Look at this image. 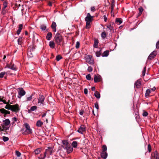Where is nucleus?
Here are the masks:
<instances>
[{
    "mask_svg": "<svg viewBox=\"0 0 159 159\" xmlns=\"http://www.w3.org/2000/svg\"><path fill=\"white\" fill-rule=\"evenodd\" d=\"M54 40L55 43L57 46H60L63 43V39L60 33H57L55 36Z\"/></svg>",
    "mask_w": 159,
    "mask_h": 159,
    "instance_id": "obj_1",
    "label": "nucleus"
},
{
    "mask_svg": "<svg viewBox=\"0 0 159 159\" xmlns=\"http://www.w3.org/2000/svg\"><path fill=\"white\" fill-rule=\"evenodd\" d=\"M93 17L91 16L89 13H88L86 17L85 18V20L86 21V28L87 29L90 28V25H91V22L92 21Z\"/></svg>",
    "mask_w": 159,
    "mask_h": 159,
    "instance_id": "obj_2",
    "label": "nucleus"
},
{
    "mask_svg": "<svg viewBox=\"0 0 159 159\" xmlns=\"http://www.w3.org/2000/svg\"><path fill=\"white\" fill-rule=\"evenodd\" d=\"M11 123L10 121L8 119H5L3 120L2 126L3 129H8L9 128V125Z\"/></svg>",
    "mask_w": 159,
    "mask_h": 159,
    "instance_id": "obj_3",
    "label": "nucleus"
},
{
    "mask_svg": "<svg viewBox=\"0 0 159 159\" xmlns=\"http://www.w3.org/2000/svg\"><path fill=\"white\" fill-rule=\"evenodd\" d=\"M24 126L25 129V132L24 133L25 134H28L32 133V130L30 129V127L28 123H25Z\"/></svg>",
    "mask_w": 159,
    "mask_h": 159,
    "instance_id": "obj_4",
    "label": "nucleus"
},
{
    "mask_svg": "<svg viewBox=\"0 0 159 159\" xmlns=\"http://www.w3.org/2000/svg\"><path fill=\"white\" fill-rule=\"evenodd\" d=\"M85 60L86 62L89 64L92 65L94 64V61L91 55H88L85 57Z\"/></svg>",
    "mask_w": 159,
    "mask_h": 159,
    "instance_id": "obj_5",
    "label": "nucleus"
},
{
    "mask_svg": "<svg viewBox=\"0 0 159 159\" xmlns=\"http://www.w3.org/2000/svg\"><path fill=\"white\" fill-rule=\"evenodd\" d=\"M10 107H11L10 110L16 113L19 112L20 110L19 105L17 104H16L14 105H11L10 106Z\"/></svg>",
    "mask_w": 159,
    "mask_h": 159,
    "instance_id": "obj_6",
    "label": "nucleus"
},
{
    "mask_svg": "<svg viewBox=\"0 0 159 159\" xmlns=\"http://www.w3.org/2000/svg\"><path fill=\"white\" fill-rule=\"evenodd\" d=\"M52 151L53 148L52 147H48V148L45 150V151L44 153V157H46V155H51L52 152Z\"/></svg>",
    "mask_w": 159,
    "mask_h": 159,
    "instance_id": "obj_7",
    "label": "nucleus"
},
{
    "mask_svg": "<svg viewBox=\"0 0 159 159\" xmlns=\"http://www.w3.org/2000/svg\"><path fill=\"white\" fill-rule=\"evenodd\" d=\"M45 98L44 96L43 95H39V97L38 99V103L39 104V106H40L42 104V106L43 105V102H44Z\"/></svg>",
    "mask_w": 159,
    "mask_h": 159,
    "instance_id": "obj_8",
    "label": "nucleus"
},
{
    "mask_svg": "<svg viewBox=\"0 0 159 159\" xmlns=\"http://www.w3.org/2000/svg\"><path fill=\"white\" fill-rule=\"evenodd\" d=\"M85 131V127L84 125H81L77 131L79 133L83 134V132Z\"/></svg>",
    "mask_w": 159,
    "mask_h": 159,
    "instance_id": "obj_9",
    "label": "nucleus"
},
{
    "mask_svg": "<svg viewBox=\"0 0 159 159\" xmlns=\"http://www.w3.org/2000/svg\"><path fill=\"white\" fill-rule=\"evenodd\" d=\"M101 76L98 75H95L94 76V81L95 83H97L101 81Z\"/></svg>",
    "mask_w": 159,
    "mask_h": 159,
    "instance_id": "obj_10",
    "label": "nucleus"
},
{
    "mask_svg": "<svg viewBox=\"0 0 159 159\" xmlns=\"http://www.w3.org/2000/svg\"><path fill=\"white\" fill-rule=\"evenodd\" d=\"M18 93L19 95L20 96V97H19L18 96V97L20 98L25 94V92L23 89H21L18 91Z\"/></svg>",
    "mask_w": 159,
    "mask_h": 159,
    "instance_id": "obj_11",
    "label": "nucleus"
},
{
    "mask_svg": "<svg viewBox=\"0 0 159 159\" xmlns=\"http://www.w3.org/2000/svg\"><path fill=\"white\" fill-rule=\"evenodd\" d=\"M157 55V52L156 51H153L152 52L148 57V59H151L152 58H154Z\"/></svg>",
    "mask_w": 159,
    "mask_h": 159,
    "instance_id": "obj_12",
    "label": "nucleus"
},
{
    "mask_svg": "<svg viewBox=\"0 0 159 159\" xmlns=\"http://www.w3.org/2000/svg\"><path fill=\"white\" fill-rule=\"evenodd\" d=\"M0 112L4 114L5 115L10 114V111H8L4 108L0 109Z\"/></svg>",
    "mask_w": 159,
    "mask_h": 159,
    "instance_id": "obj_13",
    "label": "nucleus"
},
{
    "mask_svg": "<svg viewBox=\"0 0 159 159\" xmlns=\"http://www.w3.org/2000/svg\"><path fill=\"white\" fill-rule=\"evenodd\" d=\"M57 25L55 22H53L51 25V27L53 31L56 32L57 31L56 27Z\"/></svg>",
    "mask_w": 159,
    "mask_h": 159,
    "instance_id": "obj_14",
    "label": "nucleus"
},
{
    "mask_svg": "<svg viewBox=\"0 0 159 159\" xmlns=\"http://www.w3.org/2000/svg\"><path fill=\"white\" fill-rule=\"evenodd\" d=\"M101 157L102 158L106 159L107 157V153L105 151H102L101 153Z\"/></svg>",
    "mask_w": 159,
    "mask_h": 159,
    "instance_id": "obj_15",
    "label": "nucleus"
},
{
    "mask_svg": "<svg viewBox=\"0 0 159 159\" xmlns=\"http://www.w3.org/2000/svg\"><path fill=\"white\" fill-rule=\"evenodd\" d=\"M55 43L53 41H51L49 42V46L51 48H54L55 46Z\"/></svg>",
    "mask_w": 159,
    "mask_h": 159,
    "instance_id": "obj_16",
    "label": "nucleus"
},
{
    "mask_svg": "<svg viewBox=\"0 0 159 159\" xmlns=\"http://www.w3.org/2000/svg\"><path fill=\"white\" fill-rule=\"evenodd\" d=\"M52 37V34L51 32H48L47 34L46 38L47 40H50Z\"/></svg>",
    "mask_w": 159,
    "mask_h": 159,
    "instance_id": "obj_17",
    "label": "nucleus"
},
{
    "mask_svg": "<svg viewBox=\"0 0 159 159\" xmlns=\"http://www.w3.org/2000/svg\"><path fill=\"white\" fill-rule=\"evenodd\" d=\"M8 68L11 69L13 70H16V67L15 66L14 64H10L8 66Z\"/></svg>",
    "mask_w": 159,
    "mask_h": 159,
    "instance_id": "obj_18",
    "label": "nucleus"
},
{
    "mask_svg": "<svg viewBox=\"0 0 159 159\" xmlns=\"http://www.w3.org/2000/svg\"><path fill=\"white\" fill-rule=\"evenodd\" d=\"M43 124V123L42 122L41 120H39L37 121L36 123V125L38 127H41Z\"/></svg>",
    "mask_w": 159,
    "mask_h": 159,
    "instance_id": "obj_19",
    "label": "nucleus"
},
{
    "mask_svg": "<svg viewBox=\"0 0 159 159\" xmlns=\"http://www.w3.org/2000/svg\"><path fill=\"white\" fill-rule=\"evenodd\" d=\"M22 27H23L22 24H20L19 25L18 29V30L17 31V34L18 35H19L20 34V33L21 31V30L22 29Z\"/></svg>",
    "mask_w": 159,
    "mask_h": 159,
    "instance_id": "obj_20",
    "label": "nucleus"
},
{
    "mask_svg": "<svg viewBox=\"0 0 159 159\" xmlns=\"http://www.w3.org/2000/svg\"><path fill=\"white\" fill-rule=\"evenodd\" d=\"M141 84V82L139 80H137L134 84V86H136V88H139Z\"/></svg>",
    "mask_w": 159,
    "mask_h": 159,
    "instance_id": "obj_21",
    "label": "nucleus"
},
{
    "mask_svg": "<svg viewBox=\"0 0 159 159\" xmlns=\"http://www.w3.org/2000/svg\"><path fill=\"white\" fill-rule=\"evenodd\" d=\"M37 109V106H33L32 107H31L30 110H28V112L30 113L31 111H34L36 110Z\"/></svg>",
    "mask_w": 159,
    "mask_h": 159,
    "instance_id": "obj_22",
    "label": "nucleus"
},
{
    "mask_svg": "<svg viewBox=\"0 0 159 159\" xmlns=\"http://www.w3.org/2000/svg\"><path fill=\"white\" fill-rule=\"evenodd\" d=\"M98 40L97 39H95L94 40V43L93 44V47L94 48H98Z\"/></svg>",
    "mask_w": 159,
    "mask_h": 159,
    "instance_id": "obj_23",
    "label": "nucleus"
},
{
    "mask_svg": "<svg viewBox=\"0 0 159 159\" xmlns=\"http://www.w3.org/2000/svg\"><path fill=\"white\" fill-rule=\"evenodd\" d=\"M109 54V52L107 50L105 51L102 54V56L103 57H107Z\"/></svg>",
    "mask_w": 159,
    "mask_h": 159,
    "instance_id": "obj_24",
    "label": "nucleus"
},
{
    "mask_svg": "<svg viewBox=\"0 0 159 159\" xmlns=\"http://www.w3.org/2000/svg\"><path fill=\"white\" fill-rule=\"evenodd\" d=\"M101 35L102 38L104 39L106 38V37L107 36V34L105 31H104L101 34Z\"/></svg>",
    "mask_w": 159,
    "mask_h": 159,
    "instance_id": "obj_25",
    "label": "nucleus"
},
{
    "mask_svg": "<svg viewBox=\"0 0 159 159\" xmlns=\"http://www.w3.org/2000/svg\"><path fill=\"white\" fill-rule=\"evenodd\" d=\"M151 93V90L150 89H147L146 91L145 94V97L146 98L148 97L149 95V94Z\"/></svg>",
    "mask_w": 159,
    "mask_h": 159,
    "instance_id": "obj_26",
    "label": "nucleus"
},
{
    "mask_svg": "<svg viewBox=\"0 0 159 159\" xmlns=\"http://www.w3.org/2000/svg\"><path fill=\"white\" fill-rule=\"evenodd\" d=\"M94 96L97 98H100V94L97 91H96L95 92Z\"/></svg>",
    "mask_w": 159,
    "mask_h": 159,
    "instance_id": "obj_27",
    "label": "nucleus"
},
{
    "mask_svg": "<svg viewBox=\"0 0 159 159\" xmlns=\"http://www.w3.org/2000/svg\"><path fill=\"white\" fill-rule=\"evenodd\" d=\"M41 148H38L34 150V152L36 154H39L41 151Z\"/></svg>",
    "mask_w": 159,
    "mask_h": 159,
    "instance_id": "obj_28",
    "label": "nucleus"
},
{
    "mask_svg": "<svg viewBox=\"0 0 159 159\" xmlns=\"http://www.w3.org/2000/svg\"><path fill=\"white\" fill-rule=\"evenodd\" d=\"M107 27L110 31L114 32V30L113 29L112 26L111 25H109L107 26Z\"/></svg>",
    "mask_w": 159,
    "mask_h": 159,
    "instance_id": "obj_29",
    "label": "nucleus"
},
{
    "mask_svg": "<svg viewBox=\"0 0 159 159\" xmlns=\"http://www.w3.org/2000/svg\"><path fill=\"white\" fill-rule=\"evenodd\" d=\"M77 142L76 141H74L72 142V145L74 148H76L77 146Z\"/></svg>",
    "mask_w": 159,
    "mask_h": 159,
    "instance_id": "obj_30",
    "label": "nucleus"
},
{
    "mask_svg": "<svg viewBox=\"0 0 159 159\" xmlns=\"http://www.w3.org/2000/svg\"><path fill=\"white\" fill-rule=\"evenodd\" d=\"M33 96V95L31 94L30 97H27L26 98V100H25V102L30 101L31 100Z\"/></svg>",
    "mask_w": 159,
    "mask_h": 159,
    "instance_id": "obj_31",
    "label": "nucleus"
},
{
    "mask_svg": "<svg viewBox=\"0 0 159 159\" xmlns=\"http://www.w3.org/2000/svg\"><path fill=\"white\" fill-rule=\"evenodd\" d=\"M116 22L119 23V24H120L122 22L121 19L117 18L116 19Z\"/></svg>",
    "mask_w": 159,
    "mask_h": 159,
    "instance_id": "obj_32",
    "label": "nucleus"
},
{
    "mask_svg": "<svg viewBox=\"0 0 159 159\" xmlns=\"http://www.w3.org/2000/svg\"><path fill=\"white\" fill-rule=\"evenodd\" d=\"M65 148H66L67 150V152L68 153H70L71 152H72V151L73 150V149L72 148H67L66 147Z\"/></svg>",
    "mask_w": 159,
    "mask_h": 159,
    "instance_id": "obj_33",
    "label": "nucleus"
},
{
    "mask_svg": "<svg viewBox=\"0 0 159 159\" xmlns=\"http://www.w3.org/2000/svg\"><path fill=\"white\" fill-rule=\"evenodd\" d=\"M7 10L6 9V8L3 7L2 8V14L4 15L7 13Z\"/></svg>",
    "mask_w": 159,
    "mask_h": 159,
    "instance_id": "obj_34",
    "label": "nucleus"
},
{
    "mask_svg": "<svg viewBox=\"0 0 159 159\" xmlns=\"http://www.w3.org/2000/svg\"><path fill=\"white\" fill-rule=\"evenodd\" d=\"M46 28V26L44 25H42L40 26V29L42 30H45Z\"/></svg>",
    "mask_w": 159,
    "mask_h": 159,
    "instance_id": "obj_35",
    "label": "nucleus"
},
{
    "mask_svg": "<svg viewBox=\"0 0 159 159\" xmlns=\"http://www.w3.org/2000/svg\"><path fill=\"white\" fill-rule=\"evenodd\" d=\"M101 52L100 50L99 51H97L96 53V55L97 57H99L100 56Z\"/></svg>",
    "mask_w": 159,
    "mask_h": 159,
    "instance_id": "obj_36",
    "label": "nucleus"
},
{
    "mask_svg": "<svg viewBox=\"0 0 159 159\" xmlns=\"http://www.w3.org/2000/svg\"><path fill=\"white\" fill-rule=\"evenodd\" d=\"M86 79L88 80H90L91 79V76L90 74L87 75L86 76Z\"/></svg>",
    "mask_w": 159,
    "mask_h": 159,
    "instance_id": "obj_37",
    "label": "nucleus"
},
{
    "mask_svg": "<svg viewBox=\"0 0 159 159\" xmlns=\"http://www.w3.org/2000/svg\"><path fill=\"white\" fill-rule=\"evenodd\" d=\"M146 70V67H145L144 68L143 70V72H142V75L143 76H144L145 75Z\"/></svg>",
    "mask_w": 159,
    "mask_h": 159,
    "instance_id": "obj_38",
    "label": "nucleus"
},
{
    "mask_svg": "<svg viewBox=\"0 0 159 159\" xmlns=\"http://www.w3.org/2000/svg\"><path fill=\"white\" fill-rule=\"evenodd\" d=\"M62 143L64 146H67L68 144V142L66 140H63L62 141Z\"/></svg>",
    "mask_w": 159,
    "mask_h": 159,
    "instance_id": "obj_39",
    "label": "nucleus"
},
{
    "mask_svg": "<svg viewBox=\"0 0 159 159\" xmlns=\"http://www.w3.org/2000/svg\"><path fill=\"white\" fill-rule=\"evenodd\" d=\"M16 154L17 157H20V156L21 155V154L18 151H16Z\"/></svg>",
    "mask_w": 159,
    "mask_h": 159,
    "instance_id": "obj_40",
    "label": "nucleus"
},
{
    "mask_svg": "<svg viewBox=\"0 0 159 159\" xmlns=\"http://www.w3.org/2000/svg\"><path fill=\"white\" fill-rule=\"evenodd\" d=\"M22 39L21 37H20L18 39V43L19 44H21L22 43Z\"/></svg>",
    "mask_w": 159,
    "mask_h": 159,
    "instance_id": "obj_41",
    "label": "nucleus"
},
{
    "mask_svg": "<svg viewBox=\"0 0 159 159\" xmlns=\"http://www.w3.org/2000/svg\"><path fill=\"white\" fill-rule=\"evenodd\" d=\"M6 74L5 72H2L0 73V78H2L3 77L4 75Z\"/></svg>",
    "mask_w": 159,
    "mask_h": 159,
    "instance_id": "obj_42",
    "label": "nucleus"
},
{
    "mask_svg": "<svg viewBox=\"0 0 159 159\" xmlns=\"http://www.w3.org/2000/svg\"><path fill=\"white\" fill-rule=\"evenodd\" d=\"M2 138L4 142H7L9 140L8 138L6 136H3Z\"/></svg>",
    "mask_w": 159,
    "mask_h": 159,
    "instance_id": "obj_43",
    "label": "nucleus"
},
{
    "mask_svg": "<svg viewBox=\"0 0 159 159\" xmlns=\"http://www.w3.org/2000/svg\"><path fill=\"white\" fill-rule=\"evenodd\" d=\"M62 58V57L58 55L56 57V60L57 61H59L60 59H61Z\"/></svg>",
    "mask_w": 159,
    "mask_h": 159,
    "instance_id": "obj_44",
    "label": "nucleus"
},
{
    "mask_svg": "<svg viewBox=\"0 0 159 159\" xmlns=\"http://www.w3.org/2000/svg\"><path fill=\"white\" fill-rule=\"evenodd\" d=\"M102 151H105L106 152L107 150V147L106 145H103L102 147Z\"/></svg>",
    "mask_w": 159,
    "mask_h": 159,
    "instance_id": "obj_45",
    "label": "nucleus"
},
{
    "mask_svg": "<svg viewBox=\"0 0 159 159\" xmlns=\"http://www.w3.org/2000/svg\"><path fill=\"white\" fill-rule=\"evenodd\" d=\"M114 2H111V14L114 8Z\"/></svg>",
    "mask_w": 159,
    "mask_h": 159,
    "instance_id": "obj_46",
    "label": "nucleus"
},
{
    "mask_svg": "<svg viewBox=\"0 0 159 159\" xmlns=\"http://www.w3.org/2000/svg\"><path fill=\"white\" fill-rule=\"evenodd\" d=\"M88 70L89 72L92 71L93 70L92 67L91 66H89L88 68Z\"/></svg>",
    "mask_w": 159,
    "mask_h": 159,
    "instance_id": "obj_47",
    "label": "nucleus"
},
{
    "mask_svg": "<svg viewBox=\"0 0 159 159\" xmlns=\"http://www.w3.org/2000/svg\"><path fill=\"white\" fill-rule=\"evenodd\" d=\"M80 43L78 41L77 42H76V46H75L76 48H79L80 47Z\"/></svg>",
    "mask_w": 159,
    "mask_h": 159,
    "instance_id": "obj_48",
    "label": "nucleus"
},
{
    "mask_svg": "<svg viewBox=\"0 0 159 159\" xmlns=\"http://www.w3.org/2000/svg\"><path fill=\"white\" fill-rule=\"evenodd\" d=\"M139 14H141L143 12V9L142 7L139 8Z\"/></svg>",
    "mask_w": 159,
    "mask_h": 159,
    "instance_id": "obj_49",
    "label": "nucleus"
},
{
    "mask_svg": "<svg viewBox=\"0 0 159 159\" xmlns=\"http://www.w3.org/2000/svg\"><path fill=\"white\" fill-rule=\"evenodd\" d=\"M11 105L10 104H8L6 105L5 108L8 109L10 110L11 109V107H10V106H11Z\"/></svg>",
    "mask_w": 159,
    "mask_h": 159,
    "instance_id": "obj_50",
    "label": "nucleus"
},
{
    "mask_svg": "<svg viewBox=\"0 0 159 159\" xmlns=\"http://www.w3.org/2000/svg\"><path fill=\"white\" fill-rule=\"evenodd\" d=\"M148 115V113L146 111H144L143 113V116H147Z\"/></svg>",
    "mask_w": 159,
    "mask_h": 159,
    "instance_id": "obj_51",
    "label": "nucleus"
},
{
    "mask_svg": "<svg viewBox=\"0 0 159 159\" xmlns=\"http://www.w3.org/2000/svg\"><path fill=\"white\" fill-rule=\"evenodd\" d=\"M3 8H6L7 7V3L6 2H4L3 3Z\"/></svg>",
    "mask_w": 159,
    "mask_h": 159,
    "instance_id": "obj_52",
    "label": "nucleus"
},
{
    "mask_svg": "<svg viewBox=\"0 0 159 159\" xmlns=\"http://www.w3.org/2000/svg\"><path fill=\"white\" fill-rule=\"evenodd\" d=\"M29 49H28V50ZM27 54L28 56H30V57H31L33 56L32 54L31 53V52H29V51H28Z\"/></svg>",
    "mask_w": 159,
    "mask_h": 159,
    "instance_id": "obj_53",
    "label": "nucleus"
},
{
    "mask_svg": "<svg viewBox=\"0 0 159 159\" xmlns=\"http://www.w3.org/2000/svg\"><path fill=\"white\" fill-rule=\"evenodd\" d=\"M91 10L92 12H94L95 11V7H92L91 8Z\"/></svg>",
    "mask_w": 159,
    "mask_h": 159,
    "instance_id": "obj_54",
    "label": "nucleus"
},
{
    "mask_svg": "<svg viewBox=\"0 0 159 159\" xmlns=\"http://www.w3.org/2000/svg\"><path fill=\"white\" fill-rule=\"evenodd\" d=\"M12 120L13 121V123L14 122H16L17 120V119L16 117H14L12 118Z\"/></svg>",
    "mask_w": 159,
    "mask_h": 159,
    "instance_id": "obj_55",
    "label": "nucleus"
},
{
    "mask_svg": "<svg viewBox=\"0 0 159 159\" xmlns=\"http://www.w3.org/2000/svg\"><path fill=\"white\" fill-rule=\"evenodd\" d=\"M156 48L157 49L159 48V40L156 43Z\"/></svg>",
    "mask_w": 159,
    "mask_h": 159,
    "instance_id": "obj_56",
    "label": "nucleus"
},
{
    "mask_svg": "<svg viewBox=\"0 0 159 159\" xmlns=\"http://www.w3.org/2000/svg\"><path fill=\"white\" fill-rule=\"evenodd\" d=\"M95 107L97 109H99V106L98 104V103H95Z\"/></svg>",
    "mask_w": 159,
    "mask_h": 159,
    "instance_id": "obj_57",
    "label": "nucleus"
},
{
    "mask_svg": "<svg viewBox=\"0 0 159 159\" xmlns=\"http://www.w3.org/2000/svg\"><path fill=\"white\" fill-rule=\"evenodd\" d=\"M103 18H104V21L105 22H107V18L106 15L103 16Z\"/></svg>",
    "mask_w": 159,
    "mask_h": 159,
    "instance_id": "obj_58",
    "label": "nucleus"
},
{
    "mask_svg": "<svg viewBox=\"0 0 159 159\" xmlns=\"http://www.w3.org/2000/svg\"><path fill=\"white\" fill-rule=\"evenodd\" d=\"M84 94H86L88 93V89H87L85 88L84 89Z\"/></svg>",
    "mask_w": 159,
    "mask_h": 159,
    "instance_id": "obj_59",
    "label": "nucleus"
},
{
    "mask_svg": "<svg viewBox=\"0 0 159 159\" xmlns=\"http://www.w3.org/2000/svg\"><path fill=\"white\" fill-rule=\"evenodd\" d=\"M148 151L149 152H150L151 151V146L149 145H148Z\"/></svg>",
    "mask_w": 159,
    "mask_h": 159,
    "instance_id": "obj_60",
    "label": "nucleus"
},
{
    "mask_svg": "<svg viewBox=\"0 0 159 159\" xmlns=\"http://www.w3.org/2000/svg\"><path fill=\"white\" fill-rule=\"evenodd\" d=\"M52 2H48V5L49 6H52Z\"/></svg>",
    "mask_w": 159,
    "mask_h": 159,
    "instance_id": "obj_61",
    "label": "nucleus"
},
{
    "mask_svg": "<svg viewBox=\"0 0 159 159\" xmlns=\"http://www.w3.org/2000/svg\"><path fill=\"white\" fill-rule=\"evenodd\" d=\"M95 88L94 87H92L91 88V90L92 91H94L95 90Z\"/></svg>",
    "mask_w": 159,
    "mask_h": 159,
    "instance_id": "obj_62",
    "label": "nucleus"
},
{
    "mask_svg": "<svg viewBox=\"0 0 159 159\" xmlns=\"http://www.w3.org/2000/svg\"><path fill=\"white\" fill-rule=\"evenodd\" d=\"M0 101L3 102V103H5V104L6 103V101L5 100H0Z\"/></svg>",
    "mask_w": 159,
    "mask_h": 159,
    "instance_id": "obj_63",
    "label": "nucleus"
},
{
    "mask_svg": "<svg viewBox=\"0 0 159 159\" xmlns=\"http://www.w3.org/2000/svg\"><path fill=\"white\" fill-rule=\"evenodd\" d=\"M156 89V88L155 87H153V88H152V89H151V90H152V91H155V90Z\"/></svg>",
    "mask_w": 159,
    "mask_h": 159,
    "instance_id": "obj_64",
    "label": "nucleus"
}]
</instances>
